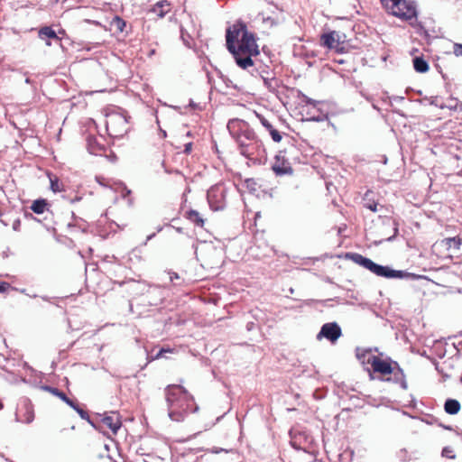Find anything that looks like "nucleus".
I'll return each instance as SVG.
<instances>
[{
  "instance_id": "1",
  "label": "nucleus",
  "mask_w": 462,
  "mask_h": 462,
  "mask_svg": "<svg viewBox=\"0 0 462 462\" xmlns=\"http://www.w3.org/2000/svg\"><path fill=\"white\" fill-rule=\"evenodd\" d=\"M226 46L240 69L254 67V58L260 54L257 37L248 30L244 21L237 20L226 28Z\"/></svg>"
},
{
  "instance_id": "2",
  "label": "nucleus",
  "mask_w": 462,
  "mask_h": 462,
  "mask_svg": "<svg viewBox=\"0 0 462 462\" xmlns=\"http://www.w3.org/2000/svg\"><path fill=\"white\" fill-rule=\"evenodd\" d=\"M227 129L237 143L240 153L245 157L257 156L263 151L262 141L245 120L238 118L229 120Z\"/></svg>"
},
{
  "instance_id": "3",
  "label": "nucleus",
  "mask_w": 462,
  "mask_h": 462,
  "mask_svg": "<svg viewBox=\"0 0 462 462\" xmlns=\"http://www.w3.org/2000/svg\"><path fill=\"white\" fill-rule=\"evenodd\" d=\"M170 418L182 421L189 413L199 410L194 397L180 384H170L165 389Z\"/></svg>"
},
{
  "instance_id": "4",
  "label": "nucleus",
  "mask_w": 462,
  "mask_h": 462,
  "mask_svg": "<svg viewBox=\"0 0 462 462\" xmlns=\"http://www.w3.org/2000/svg\"><path fill=\"white\" fill-rule=\"evenodd\" d=\"M381 4L390 14L411 25L417 21V6L412 0H381Z\"/></svg>"
},
{
  "instance_id": "5",
  "label": "nucleus",
  "mask_w": 462,
  "mask_h": 462,
  "mask_svg": "<svg viewBox=\"0 0 462 462\" xmlns=\"http://www.w3.org/2000/svg\"><path fill=\"white\" fill-rule=\"evenodd\" d=\"M348 259H351L356 263L363 266L364 268L369 270L371 273L380 277L402 279L411 275V273L404 271L392 270L388 266L377 264L369 258L364 257L359 254H348Z\"/></svg>"
},
{
  "instance_id": "6",
  "label": "nucleus",
  "mask_w": 462,
  "mask_h": 462,
  "mask_svg": "<svg viewBox=\"0 0 462 462\" xmlns=\"http://www.w3.org/2000/svg\"><path fill=\"white\" fill-rule=\"evenodd\" d=\"M105 124L107 134L112 137H121L126 133L127 120L121 114L111 113L106 115Z\"/></svg>"
},
{
  "instance_id": "7",
  "label": "nucleus",
  "mask_w": 462,
  "mask_h": 462,
  "mask_svg": "<svg viewBox=\"0 0 462 462\" xmlns=\"http://www.w3.org/2000/svg\"><path fill=\"white\" fill-rule=\"evenodd\" d=\"M227 189L224 184L218 183L212 186L207 194L209 207L214 211L223 210L226 207Z\"/></svg>"
},
{
  "instance_id": "8",
  "label": "nucleus",
  "mask_w": 462,
  "mask_h": 462,
  "mask_svg": "<svg viewBox=\"0 0 462 462\" xmlns=\"http://www.w3.org/2000/svg\"><path fill=\"white\" fill-rule=\"evenodd\" d=\"M371 362L372 371L382 376L391 375L393 372V365H397L396 362H393L391 358L383 359L381 355L373 357Z\"/></svg>"
},
{
  "instance_id": "9",
  "label": "nucleus",
  "mask_w": 462,
  "mask_h": 462,
  "mask_svg": "<svg viewBox=\"0 0 462 462\" xmlns=\"http://www.w3.org/2000/svg\"><path fill=\"white\" fill-rule=\"evenodd\" d=\"M320 44L336 53H343L346 49L345 42L339 41V36L335 31L323 33L320 36Z\"/></svg>"
},
{
  "instance_id": "10",
  "label": "nucleus",
  "mask_w": 462,
  "mask_h": 462,
  "mask_svg": "<svg viewBox=\"0 0 462 462\" xmlns=\"http://www.w3.org/2000/svg\"><path fill=\"white\" fill-rule=\"evenodd\" d=\"M272 170L277 176L292 175L293 169L291 162L282 153L279 152L273 162Z\"/></svg>"
},
{
  "instance_id": "11",
  "label": "nucleus",
  "mask_w": 462,
  "mask_h": 462,
  "mask_svg": "<svg viewBox=\"0 0 462 462\" xmlns=\"http://www.w3.org/2000/svg\"><path fill=\"white\" fill-rule=\"evenodd\" d=\"M98 423L100 427L110 430L115 435L122 426L120 415L116 411L106 412L101 415Z\"/></svg>"
},
{
  "instance_id": "12",
  "label": "nucleus",
  "mask_w": 462,
  "mask_h": 462,
  "mask_svg": "<svg viewBox=\"0 0 462 462\" xmlns=\"http://www.w3.org/2000/svg\"><path fill=\"white\" fill-rule=\"evenodd\" d=\"M341 335L342 331L340 327L335 322H330L326 323L321 327L317 338L321 339L322 337H325L330 342L334 343L337 338L341 337Z\"/></svg>"
},
{
  "instance_id": "13",
  "label": "nucleus",
  "mask_w": 462,
  "mask_h": 462,
  "mask_svg": "<svg viewBox=\"0 0 462 462\" xmlns=\"http://www.w3.org/2000/svg\"><path fill=\"white\" fill-rule=\"evenodd\" d=\"M171 11V4L167 0H162L150 8L149 14L154 15L156 18L162 19Z\"/></svg>"
},
{
  "instance_id": "14",
  "label": "nucleus",
  "mask_w": 462,
  "mask_h": 462,
  "mask_svg": "<svg viewBox=\"0 0 462 462\" xmlns=\"http://www.w3.org/2000/svg\"><path fill=\"white\" fill-rule=\"evenodd\" d=\"M88 150L92 154H101L105 151L104 145L99 143L98 138L89 135L87 137Z\"/></svg>"
},
{
  "instance_id": "15",
  "label": "nucleus",
  "mask_w": 462,
  "mask_h": 462,
  "mask_svg": "<svg viewBox=\"0 0 462 462\" xmlns=\"http://www.w3.org/2000/svg\"><path fill=\"white\" fill-rule=\"evenodd\" d=\"M184 217L189 221L193 223L195 226H199V227H203L204 226L205 219L202 217L201 214L199 211H197L195 209L188 210L185 213Z\"/></svg>"
},
{
  "instance_id": "16",
  "label": "nucleus",
  "mask_w": 462,
  "mask_h": 462,
  "mask_svg": "<svg viewBox=\"0 0 462 462\" xmlns=\"http://www.w3.org/2000/svg\"><path fill=\"white\" fill-rule=\"evenodd\" d=\"M261 123L266 128V130H268L272 139L275 143H280L282 140V134L277 129H275L267 119L261 117Z\"/></svg>"
},
{
  "instance_id": "17",
  "label": "nucleus",
  "mask_w": 462,
  "mask_h": 462,
  "mask_svg": "<svg viewBox=\"0 0 462 462\" xmlns=\"http://www.w3.org/2000/svg\"><path fill=\"white\" fill-rule=\"evenodd\" d=\"M356 358L361 362L363 365H370L372 364L371 359L373 357H375V355L372 354L371 349H356Z\"/></svg>"
},
{
  "instance_id": "18",
  "label": "nucleus",
  "mask_w": 462,
  "mask_h": 462,
  "mask_svg": "<svg viewBox=\"0 0 462 462\" xmlns=\"http://www.w3.org/2000/svg\"><path fill=\"white\" fill-rule=\"evenodd\" d=\"M47 175L50 180V188L54 193L63 192L65 190L64 184L56 175L50 172H48Z\"/></svg>"
},
{
  "instance_id": "19",
  "label": "nucleus",
  "mask_w": 462,
  "mask_h": 462,
  "mask_svg": "<svg viewBox=\"0 0 462 462\" xmlns=\"http://www.w3.org/2000/svg\"><path fill=\"white\" fill-rule=\"evenodd\" d=\"M304 439L305 441H307V437L304 433L298 432V433H291V446L296 449H302L306 450L307 446L302 444L301 439Z\"/></svg>"
},
{
  "instance_id": "20",
  "label": "nucleus",
  "mask_w": 462,
  "mask_h": 462,
  "mask_svg": "<svg viewBox=\"0 0 462 462\" xmlns=\"http://www.w3.org/2000/svg\"><path fill=\"white\" fill-rule=\"evenodd\" d=\"M461 405L458 401L455 399H448L444 404V410L450 415H455L460 411Z\"/></svg>"
},
{
  "instance_id": "21",
  "label": "nucleus",
  "mask_w": 462,
  "mask_h": 462,
  "mask_svg": "<svg viewBox=\"0 0 462 462\" xmlns=\"http://www.w3.org/2000/svg\"><path fill=\"white\" fill-rule=\"evenodd\" d=\"M413 67L419 73H426L430 69L428 62L422 57H415L413 59Z\"/></svg>"
},
{
  "instance_id": "22",
  "label": "nucleus",
  "mask_w": 462,
  "mask_h": 462,
  "mask_svg": "<svg viewBox=\"0 0 462 462\" xmlns=\"http://www.w3.org/2000/svg\"><path fill=\"white\" fill-rule=\"evenodd\" d=\"M48 203L46 199H36L32 202L31 209L36 214H42L47 208Z\"/></svg>"
},
{
  "instance_id": "23",
  "label": "nucleus",
  "mask_w": 462,
  "mask_h": 462,
  "mask_svg": "<svg viewBox=\"0 0 462 462\" xmlns=\"http://www.w3.org/2000/svg\"><path fill=\"white\" fill-rule=\"evenodd\" d=\"M46 390L66 402L69 406L72 405L73 401L70 400L63 392L60 391L58 388L47 386Z\"/></svg>"
},
{
  "instance_id": "24",
  "label": "nucleus",
  "mask_w": 462,
  "mask_h": 462,
  "mask_svg": "<svg viewBox=\"0 0 462 462\" xmlns=\"http://www.w3.org/2000/svg\"><path fill=\"white\" fill-rule=\"evenodd\" d=\"M39 37L41 39L50 38V39H58V36L55 31L50 26L42 27L39 30Z\"/></svg>"
},
{
  "instance_id": "25",
  "label": "nucleus",
  "mask_w": 462,
  "mask_h": 462,
  "mask_svg": "<svg viewBox=\"0 0 462 462\" xmlns=\"http://www.w3.org/2000/svg\"><path fill=\"white\" fill-rule=\"evenodd\" d=\"M443 242L448 248L459 249L462 245V239L459 236L448 237Z\"/></svg>"
},
{
  "instance_id": "26",
  "label": "nucleus",
  "mask_w": 462,
  "mask_h": 462,
  "mask_svg": "<svg viewBox=\"0 0 462 462\" xmlns=\"http://www.w3.org/2000/svg\"><path fill=\"white\" fill-rule=\"evenodd\" d=\"M111 25L115 26L117 32H123L126 26V23L123 18H121L118 15H116L111 22Z\"/></svg>"
},
{
  "instance_id": "27",
  "label": "nucleus",
  "mask_w": 462,
  "mask_h": 462,
  "mask_svg": "<svg viewBox=\"0 0 462 462\" xmlns=\"http://www.w3.org/2000/svg\"><path fill=\"white\" fill-rule=\"evenodd\" d=\"M69 406L71 408H73L79 414V416L82 419L87 420L88 421L90 422L89 416H88V412L86 411H84L83 409H81L76 402L73 401L72 405H69Z\"/></svg>"
},
{
  "instance_id": "28",
  "label": "nucleus",
  "mask_w": 462,
  "mask_h": 462,
  "mask_svg": "<svg viewBox=\"0 0 462 462\" xmlns=\"http://www.w3.org/2000/svg\"><path fill=\"white\" fill-rule=\"evenodd\" d=\"M442 457H447V458H450V459H453L456 457V455L454 453V450L451 447H445L443 449H442Z\"/></svg>"
},
{
  "instance_id": "29",
  "label": "nucleus",
  "mask_w": 462,
  "mask_h": 462,
  "mask_svg": "<svg viewBox=\"0 0 462 462\" xmlns=\"http://www.w3.org/2000/svg\"><path fill=\"white\" fill-rule=\"evenodd\" d=\"M175 352V349L174 348H171V347H162L159 350V352L155 355L154 356V359H159V358H162V357H165L164 354L165 353H174Z\"/></svg>"
},
{
  "instance_id": "30",
  "label": "nucleus",
  "mask_w": 462,
  "mask_h": 462,
  "mask_svg": "<svg viewBox=\"0 0 462 462\" xmlns=\"http://www.w3.org/2000/svg\"><path fill=\"white\" fill-rule=\"evenodd\" d=\"M275 81L274 79H267V78H264L263 79V83L264 85L271 90V91H274L275 90V86H273V82Z\"/></svg>"
},
{
  "instance_id": "31",
  "label": "nucleus",
  "mask_w": 462,
  "mask_h": 462,
  "mask_svg": "<svg viewBox=\"0 0 462 462\" xmlns=\"http://www.w3.org/2000/svg\"><path fill=\"white\" fill-rule=\"evenodd\" d=\"M453 53L457 57L462 56V44L461 43H455L453 45Z\"/></svg>"
},
{
  "instance_id": "32",
  "label": "nucleus",
  "mask_w": 462,
  "mask_h": 462,
  "mask_svg": "<svg viewBox=\"0 0 462 462\" xmlns=\"http://www.w3.org/2000/svg\"><path fill=\"white\" fill-rule=\"evenodd\" d=\"M365 207L373 212H376L378 210L377 209L378 204L376 202H371V203L367 202L365 204Z\"/></svg>"
},
{
  "instance_id": "33",
  "label": "nucleus",
  "mask_w": 462,
  "mask_h": 462,
  "mask_svg": "<svg viewBox=\"0 0 462 462\" xmlns=\"http://www.w3.org/2000/svg\"><path fill=\"white\" fill-rule=\"evenodd\" d=\"M10 287H11V285L8 282H0V292L6 291Z\"/></svg>"
},
{
  "instance_id": "34",
  "label": "nucleus",
  "mask_w": 462,
  "mask_h": 462,
  "mask_svg": "<svg viewBox=\"0 0 462 462\" xmlns=\"http://www.w3.org/2000/svg\"><path fill=\"white\" fill-rule=\"evenodd\" d=\"M192 151V143H188L185 144V147H184V152L189 154Z\"/></svg>"
},
{
  "instance_id": "35",
  "label": "nucleus",
  "mask_w": 462,
  "mask_h": 462,
  "mask_svg": "<svg viewBox=\"0 0 462 462\" xmlns=\"http://www.w3.org/2000/svg\"><path fill=\"white\" fill-rule=\"evenodd\" d=\"M81 197L79 196H75L74 198H68L69 201L70 203H75V202H78V201H80L81 200Z\"/></svg>"
},
{
  "instance_id": "36",
  "label": "nucleus",
  "mask_w": 462,
  "mask_h": 462,
  "mask_svg": "<svg viewBox=\"0 0 462 462\" xmlns=\"http://www.w3.org/2000/svg\"><path fill=\"white\" fill-rule=\"evenodd\" d=\"M304 102L308 103V104H312V101L310 98H309L308 97L306 96H303V99H302Z\"/></svg>"
},
{
  "instance_id": "37",
  "label": "nucleus",
  "mask_w": 462,
  "mask_h": 462,
  "mask_svg": "<svg viewBox=\"0 0 462 462\" xmlns=\"http://www.w3.org/2000/svg\"><path fill=\"white\" fill-rule=\"evenodd\" d=\"M335 61H337V62H338V63H343V62H344V60H342V59H339V60L335 59Z\"/></svg>"
},
{
  "instance_id": "38",
  "label": "nucleus",
  "mask_w": 462,
  "mask_h": 462,
  "mask_svg": "<svg viewBox=\"0 0 462 462\" xmlns=\"http://www.w3.org/2000/svg\"><path fill=\"white\" fill-rule=\"evenodd\" d=\"M173 278L178 279V278H179L178 274H177V273H174V275H173V276H171V280H173Z\"/></svg>"
},
{
  "instance_id": "39",
  "label": "nucleus",
  "mask_w": 462,
  "mask_h": 462,
  "mask_svg": "<svg viewBox=\"0 0 462 462\" xmlns=\"http://www.w3.org/2000/svg\"><path fill=\"white\" fill-rule=\"evenodd\" d=\"M173 278L178 279V278H179L178 274H177V273H174V275H173V276H171V280H173Z\"/></svg>"
},
{
  "instance_id": "40",
  "label": "nucleus",
  "mask_w": 462,
  "mask_h": 462,
  "mask_svg": "<svg viewBox=\"0 0 462 462\" xmlns=\"http://www.w3.org/2000/svg\"><path fill=\"white\" fill-rule=\"evenodd\" d=\"M3 194H4V190L2 188H0V198L2 197Z\"/></svg>"
}]
</instances>
